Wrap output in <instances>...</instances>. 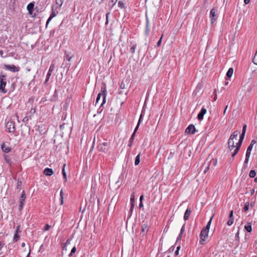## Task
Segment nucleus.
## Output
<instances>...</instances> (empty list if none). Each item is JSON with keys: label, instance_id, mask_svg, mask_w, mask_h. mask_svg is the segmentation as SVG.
<instances>
[{"label": "nucleus", "instance_id": "8fccbe9b", "mask_svg": "<svg viewBox=\"0 0 257 257\" xmlns=\"http://www.w3.org/2000/svg\"><path fill=\"white\" fill-rule=\"evenodd\" d=\"M50 227H51V226H50L49 224H47L45 226V227H44V230L45 231L48 230H49V229L50 228Z\"/></svg>", "mask_w": 257, "mask_h": 257}, {"label": "nucleus", "instance_id": "603ef678", "mask_svg": "<svg viewBox=\"0 0 257 257\" xmlns=\"http://www.w3.org/2000/svg\"><path fill=\"white\" fill-rule=\"evenodd\" d=\"M246 128V124H244L242 127V133L245 134Z\"/></svg>", "mask_w": 257, "mask_h": 257}, {"label": "nucleus", "instance_id": "a878e982", "mask_svg": "<svg viewBox=\"0 0 257 257\" xmlns=\"http://www.w3.org/2000/svg\"><path fill=\"white\" fill-rule=\"evenodd\" d=\"M233 72V69L232 68H230L227 73H226V76L228 77H230L232 76Z\"/></svg>", "mask_w": 257, "mask_h": 257}, {"label": "nucleus", "instance_id": "1a4fd4ad", "mask_svg": "<svg viewBox=\"0 0 257 257\" xmlns=\"http://www.w3.org/2000/svg\"><path fill=\"white\" fill-rule=\"evenodd\" d=\"M196 130L193 124H190L186 129L185 133L189 134H194Z\"/></svg>", "mask_w": 257, "mask_h": 257}, {"label": "nucleus", "instance_id": "f3484780", "mask_svg": "<svg viewBox=\"0 0 257 257\" xmlns=\"http://www.w3.org/2000/svg\"><path fill=\"white\" fill-rule=\"evenodd\" d=\"M150 32L149 29V21L148 18L146 17V30H145V34L147 36H148Z\"/></svg>", "mask_w": 257, "mask_h": 257}, {"label": "nucleus", "instance_id": "c85d7f7f", "mask_svg": "<svg viewBox=\"0 0 257 257\" xmlns=\"http://www.w3.org/2000/svg\"><path fill=\"white\" fill-rule=\"evenodd\" d=\"M4 158H5V160L6 162L8 164H9L10 165H11L12 161H11L10 157L8 156H7V155H5L4 156Z\"/></svg>", "mask_w": 257, "mask_h": 257}, {"label": "nucleus", "instance_id": "39448f33", "mask_svg": "<svg viewBox=\"0 0 257 257\" xmlns=\"http://www.w3.org/2000/svg\"><path fill=\"white\" fill-rule=\"evenodd\" d=\"M6 128L8 131L10 133H13L15 131V122L12 121H8L6 125Z\"/></svg>", "mask_w": 257, "mask_h": 257}, {"label": "nucleus", "instance_id": "f8f14e48", "mask_svg": "<svg viewBox=\"0 0 257 257\" xmlns=\"http://www.w3.org/2000/svg\"><path fill=\"white\" fill-rule=\"evenodd\" d=\"M53 173H54V172H53V170L51 168H47L45 169V170L44 171V174L46 176H50L52 175L53 174Z\"/></svg>", "mask_w": 257, "mask_h": 257}, {"label": "nucleus", "instance_id": "58836bf2", "mask_svg": "<svg viewBox=\"0 0 257 257\" xmlns=\"http://www.w3.org/2000/svg\"><path fill=\"white\" fill-rule=\"evenodd\" d=\"M233 218H229L228 221H227V224L228 225H231L233 223Z\"/></svg>", "mask_w": 257, "mask_h": 257}, {"label": "nucleus", "instance_id": "4d7b16f0", "mask_svg": "<svg viewBox=\"0 0 257 257\" xmlns=\"http://www.w3.org/2000/svg\"><path fill=\"white\" fill-rule=\"evenodd\" d=\"M184 230H185V224H184L183 225V226L182 227L180 233H181V234H183L184 231Z\"/></svg>", "mask_w": 257, "mask_h": 257}, {"label": "nucleus", "instance_id": "09e8293b", "mask_svg": "<svg viewBox=\"0 0 257 257\" xmlns=\"http://www.w3.org/2000/svg\"><path fill=\"white\" fill-rule=\"evenodd\" d=\"M244 136H245V134L241 133V134L240 136L239 140H240L241 141H243Z\"/></svg>", "mask_w": 257, "mask_h": 257}, {"label": "nucleus", "instance_id": "680f3d73", "mask_svg": "<svg viewBox=\"0 0 257 257\" xmlns=\"http://www.w3.org/2000/svg\"><path fill=\"white\" fill-rule=\"evenodd\" d=\"M142 117H143V114H142V113L141 115H140V118H139V121H138V123H139L140 124L141 121H142Z\"/></svg>", "mask_w": 257, "mask_h": 257}, {"label": "nucleus", "instance_id": "69168bd1", "mask_svg": "<svg viewBox=\"0 0 257 257\" xmlns=\"http://www.w3.org/2000/svg\"><path fill=\"white\" fill-rule=\"evenodd\" d=\"M143 207V202H140L139 204V208H141Z\"/></svg>", "mask_w": 257, "mask_h": 257}, {"label": "nucleus", "instance_id": "4c0bfd02", "mask_svg": "<svg viewBox=\"0 0 257 257\" xmlns=\"http://www.w3.org/2000/svg\"><path fill=\"white\" fill-rule=\"evenodd\" d=\"M76 247L75 246H74L71 250V252H70V253L69 254V256H72L75 252H76Z\"/></svg>", "mask_w": 257, "mask_h": 257}, {"label": "nucleus", "instance_id": "f03ea898", "mask_svg": "<svg viewBox=\"0 0 257 257\" xmlns=\"http://www.w3.org/2000/svg\"><path fill=\"white\" fill-rule=\"evenodd\" d=\"M218 8L217 7H213L210 12L209 17L211 19V23L212 25L217 20L218 18Z\"/></svg>", "mask_w": 257, "mask_h": 257}, {"label": "nucleus", "instance_id": "20e7f679", "mask_svg": "<svg viewBox=\"0 0 257 257\" xmlns=\"http://www.w3.org/2000/svg\"><path fill=\"white\" fill-rule=\"evenodd\" d=\"M208 232L209 231L205 230L203 229H202V230L201 231L199 240V242L201 244H205L206 239L208 236Z\"/></svg>", "mask_w": 257, "mask_h": 257}, {"label": "nucleus", "instance_id": "13d9d810", "mask_svg": "<svg viewBox=\"0 0 257 257\" xmlns=\"http://www.w3.org/2000/svg\"><path fill=\"white\" fill-rule=\"evenodd\" d=\"M252 148L253 146L249 145V146L247 147V150L251 152Z\"/></svg>", "mask_w": 257, "mask_h": 257}, {"label": "nucleus", "instance_id": "423d86ee", "mask_svg": "<svg viewBox=\"0 0 257 257\" xmlns=\"http://www.w3.org/2000/svg\"><path fill=\"white\" fill-rule=\"evenodd\" d=\"M108 143L107 142H103L102 143H99L97 146L98 150L99 152L106 153L107 151V147L108 146Z\"/></svg>", "mask_w": 257, "mask_h": 257}, {"label": "nucleus", "instance_id": "7c9ffc66", "mask_svg": "<svg viewBox=\"0 0 257 257\" xmlns=\"http://www.w3.org/2000/svg\"><path fill=\"white\" fill-rule=\"evenodd\" d=\"M137 47V44H134L133 45L132 47L130 49V51L133 54H134L135 53V50Z\"/></svg>", "mask_w": 257, "mask_h": 257}, {"label": "nucleus", "instance_id": "a19ab883", "mask_svg": "<svg viewBox=\"0 0 257 257\" xmlns=\"http://www.w3.org/2000/svg\"><path fill=\"white\" fill-rule=\"evenodd\" d=\"M31 118L30 116H25L22 120L23 122H27Z\"/></svg>", "mask_w": 257, "mask_h": 257}, {"label": "nucleus", "instance_id": "0eeeda50", "mask_svg": "<svg viewBox=\"0 0 257 257\" xmlns=\"http://www.w3.org/2000/svg\"><path fill=\"white\" fill-rule=\"evenodd\" d=\"M26 199V194L25 191L23 190L22 192L20 198V204L19 205V209L21 211L23 209L25 200Z\"/></svg>", "mask_w": 257, "mask_h": 257}, {"label": "nucleus", "instance_id": "bf43d9fd", "mask_svg": "<svg viewBox=\"0 0 257 257\" xmlns=\"http://www.w3.org/2000/svg\"><path fill=\"white\" fill-rule=\"evenodd\" d=\"M229 218H233V210H231L230 212Z\"/></svg>", "mask_w": 257, "mask_h": 257}, {"label": "nucleus", "instance_id": "473e14b6", "mask_svg": "<svg viewBox=\"0 0 257 257\" xmlns=\"http://www.w3.org/2000/svg\"><path fill=\"white\" fill-rule=\"evenodd\" d=\"M64 0H56V4L57 5L59 6V7L60 8L63 3Z\"/></svg>", "mask_w": 257, "mask_h": 257}, {"label": "nucleus", "instance_id": "e2e57ef3", "mask_svg": "<svg viewBox=\"0 0 257 257\" xmlns=\"http://www.w3.org/2000/svg\"><path fill=\"white\" fill-rule=\"evenodd\" d=\"M256 143V141L254 140H252L251 142L250 145L253 146Z\"/></svg>", "mask_w": 257, "mask_h": 257}, {"label": "nucleus", "instance_id": "9b49d317", "mask_svg": "<svg viewBox=\"0 0 257 257\" xmlns=\"http://www.w3.org/2000/svg\"><path fill=\"white\" fill-rule=\"evenodd\" d=\"M206 109L204 107H202L200 112L197 115V118L199 120H202L204 114L206 113Z\"/></svg>", "mask_w": 257, "mask_h": 257}, {"label": "nucleus", "instance_id": "2eb2a0df", "mask_svg": "<svg viewBox=\"0 0 257 257\" xmlns=\"http://www.w3.org/2000/svg\"><path fill=\"white\" fill-rule=\"evenodd\" d=\"M149 230V226L147 223H144L142 225V232L144 233V234H146Z\"/></svg>", "mask_w": 257, "mask_h": 257}, {"label": "nucleus", "instance_id": "f704fd0d", "mask_svg": "<svg viewBox=\"0 0 257 257\" xmlns=\"http://www.w3.org/2000/svg\"><path fill=\"white\" fill-rule=\"evenodd\" d=\"M118 6L120 8L123 9L124 8V5L122 1H119L118 3Z\"/></svg>", "mask_w": 257, "mask_h": 257}, {"label": "nucleus", "instance_id": "5701e85b", "mask_svg": "<svg viewBox=\"0 0 257 257\" xmlns=\"http://www.w3.org/2000/svg\"><path fill=\"white\" fill-rule=\"evenodd\" d=\"M65 166H66V164H64L63 165V167H62V174H63V178L64 179V181L66 182L67 181V176H66V172H65Z\"/></svg>", "mask_w": 257, "mask_h": 257}, {"label": "nucleus", "instance_id": "5fc2aeb1", "mask_svg": "<svg viewBox=\"0 0 257 257\" xmlns=\"http://www.w3.org/2000/svg\"><path fill=\"white\" fill-rule=\"evenodd\" d=\"M183 234H181V233H179L178 236L177 237L176 242H177L179 240H181V237L182 236Z\"/></svg>", "mask_w": 257, "mask_h": 257}, {"label": "nucleus", "instance_id": "a18cd8bd", "mask_svg": "<svg viewBox=\"0 0 257 257\" xmlns=\"http://www.w3.org/2000/svg\"><path fill=\"white\" fill-rule=\"evenodd\" d=\"M163 36V35H162V37H161V38L160 39V40L158 41V42H157V47H159V46H160V45H161V43H162V40Z\"/></svg>", "mask_w": 257, "mask_h": 257}, {"label": "nucleus", "instance_id": "72a5a7b5", "mask_svg": "<svg viewBox=\"0 0 257 257\" xmlns=\"http://www.w3.org/2000/svg\"><path fill=\"white\" fill-rule=\"evenodd\" d=\"M252 61L254 63V64H255V65H257V50H256V52L254 56Z\"/></svg>", "mask_w": 257, "mask_h": 257}, {"label": "nucleus", "instance_id": "052dcab7", "mask_svg": "<svg viewBox=\"0 0 257 257\" xmlns=\"http://www.w3.org/2000/svg\"><path fill=\"white\" fill-rule=\"evenodd\" d=\"M235 237L238 240L239 237V230L237 231V233L235 234Z\"/></svg>", "mask_w": 257, "mask_h": 257}, {"label": "nucleus", "instance_id": "a211bd4d", "mask_svg": "<svg viewBox=\"0 0 257 257\" xmlns=\"http://www.w3.org/2000/svg\"><path fill=\"white\" fill-rule=\"evenodd\" d=\"M130 201L131 203V210L132 211L133 209L134 206H135V194L134 193L132 194L131 197Z\"/></svg>", "mask_w": 257, "mask_h": 257}, {"label": "nucleus", "instance_id": "4be33fe9", "mask_svg": "<svg viewBox=\"0 0 257 257\" xmlns=\"http://www.w3.org/2000/svg\"><path fill=\"white\" fill-rule=\"evenodd\" d=\"M239 133L236 131H234L230 136V138L229 139H231L232 140H233L234 139H236L237 137L238 136Z\"/></svg>", "mask_w": 257, "mask_h": 257}, {"label": "nucleus", "instance_id": "864d4df0", "mask_svg": "<svg viewBox=\"0 0 257 257\" xmlns=\"http://www.w3.org/2000/svg\"><path fill=\"white\" fill-rule=\"evenodd\" d=\"M139 125H140L139 123H138V124H137L136 128H135V130H134V132H133V133H135V135H136V133L137 130L139 128Z\"/></svg>", "mask_w": 257, "mask_h": 257}, {"label": "nucleus", "instance_id": "dca6fc26", "mask_svg": "<svg viewBox=\"0 0 257 257\" xmlns=\"http://www.w3.org/2000/svg\"><path fill=\"white\" fill-rule=\"evenodd\" d=\"M34 4L33 3H31L30 4H29L28 5H27V9L29 12V13L31 14H32V12H33V9H34Z\"/></svg>", "mask_w": 257, "mask_h": 257}, {"label": "nucleus", "instance_id": "49530a36", "mask_svg": "<svg viewBox=\"0 0 257 257\" xmlns=\"http://www.w3.org/2000/svg\"><path fill=\"white\" fill-rule=\"evenodd\" d=\"M20 225H18L17 227H16V230H15V232L16 233H19L21 231H20Z\"/></svg>", "mask_w": 257, "mask_h": 257}, {"label": "nucleus", "instance_id": "393cba45", "mask_svg": "<svg viewBox=\"0 0 257 257\" xmlns=\"http://www.w3.org/2000/svg\"><path fill=\"white\" fill-rule=\"evenodd\" d=\"M135 133H133L130 140H129V142H128V146L131 147L132 146V144L133 143V142H134V139H135Z\"/></svg>", "mask_w": 257, "mask_h": 257}, {"label": "nucleus", "instance_id": "c756f323", "mask_svg": "<svg viewBox=\"0 0 257 257\" xmlns=\"http://www.w3.org/2000/svg\"><path fill=\"white\" fill-rule=\"evenodd\" d=\"M256 175V172L254 170H251L249 173V176L250 178H254Z\"/></svg>", "mask_w": 257, "mask_h": 257}, {"label": "nucleus", "instance_id": "c03bdc74", "mask_svg": "<svg viewBox=\"0 0 257 257\" xmlns=\"http://www.w3.org/2000/svg\"><path fill=\"white\" fill-rule=\"evenodd\" d=\"M63 195V192L61 190V192H60V197H61V199H60V201H61L60 204L61 205H62L63 203V195Z\"/></svg>", "mask_w": 257, "mask_h": 257}, {"label": "nucleus", "instance_id": "412c9836", "mask_svg": "<svg viewBox=\"0 0 257 257\" xmlns=\"http://www.w3.org/2000/svg\"><path fill=\"white\" fill-rule=\"evenodd\" d=\"M245 229L248 232H250L252 231L251 223L248 222L247 225L244 226Z\"/></svg>", "mask_w": 257, "mask_h": 257}, {"label": "nucleus", "instance_id": "4468645a", "mask_svg": "<svg viewBox=\"0 0 257 257\" xmlns=\"http://www.w3.org/2000/svg\"><path fill=\"white\" fill-rule=\"evenodd\" d=\"M228 149L229 150L231 151L233 150L235 147H236L234 146V142L233 140H232L231 139H229L228 141Z\"/></svg>", "mask_w": 257, "mask_h": 257}, {"label": "nucleus", "instance_id": "ea45409f", "mask_svg": "<svg viewBox=\"0 0 257 257\" xmlns=\"http://www.w3.org/2000/svg\"><path fill=\"white\" fill-rule=\"evenodd\" d=\"M51 75V73H50L48 72L47 74L46 79L45 80V83H46L48 81Z\"/></svg>", "mask_w": 257, "mask_h": 257}, {"label": "nucleus", "instance_id": "774afa93", "mask_svg": "<svg viewBox=\"0 0 257 257\" xmlns=\"http://www.w3.org/2000/svg\"><path fill=\"white\" fill-rule=\"evenodd\" d=\"M250 0H244V3L245 4H247L249 3Z\"/></svg>", "mask_w": 257, "mask_h": 257}, {"label": "nucleus", "instance_id": "3c124183", "mask_svg": "<svg viewBox=\"0 0 257 257\" xmlns=\"http://www.w3.org/2000/svg\"><path fill=\"white\" fill-rule=\"evenodd\" d=\"M251 154V152L246 150V154H245V157L246 158H249Z\"/></svg>", "mask_w": 257, "mask_h": 257}, {"label": "nucleus", "instance_id": "cd10ccee", "mask_svg": "<svg viewBox=\"0 0 257 257\" xmlns=\"http://www.w3.org/2000/svg\"><path fill=\"white\" fill-rule=\"evenodd\" d=\"M20 236L19 235V233H15L14 237H13V241L17 242L20 238Z\"/></svg>", "mask_w": 257, "mask_h": 257}, {"label": "nucleus", "instance_id": "7ed1b4c3", "mask_svg": "<svg viewBox=\"0 0 257 257\" xmlns=\"http://www.w3.org/2000/svg\"><path fill=\"white\" fill-rule=\"evenodd\" d=\"M6 83V76L4 75L1 74L0 75V91L4 93H6L7 92V90L5 89Z\"/></svg>", "mask_w": 257, "mask_h": 257}, {"label": "nucleus", "instance_id": "79ce46f5", "mask_svg": "<svg viewBox=\"0 0 257 257\" xmlns=\"http://www.w3.org/2000/svg\"><path fill=\"white\" fill-rule=\"evenodd\" d=\"M249 158H246L245 157V160H244V164H243V167L244 168H245L246 167V164L248 163V161H249Z\"/></svg>", "mask_w": 257, "mask_h": 257}, {"label": "nucleus", "instance_id": "6e6d98bb", "mask_svg": "<svg viewBox=\"0 0 257 257\" xmlns=\"http://www.w3.org/2000/svg\"><path fill=\"white\" fill-rule=\"evenodd\" d=\"M210 163H212L213 166L214 167L217 164V160H212V161H210Z\"/></svg>", "mask_w": 257, "mask_h": 257}, {"label": "nucleus", "instance_id": "b1692460", "mask_svg": "<svg viewBox=\"0 0 257 257\" xmlns=\"http://www.w3.org/2000/svg\"><path fill=\"white\" fill-rule=\"evenodd\" d=\"M212 218H213V217H211L210 218V220L208 222V223H207L206 226H205V227L203 228L204 230H207V231H209V228H210V225H211V223Z\"/></svg>", "mask_w": 257, "mask_h": 257}, {"label": "nucleus", "instance_id": "bb28decb", "mask_svg": "<svg viewBox=\"0 0 257 257\" xmlns=\"http://www.w3.org/2000/svg\"><path fill=\"white\" fill-rule=\"evenodd\" d=\"M140 153L138 154L135 158V165L137 166L140 162Z\"/></svg>", "mask_w": 257, "mask_h": 257}, {"label": "nucleus", "instance_id": "0e129e2a", "mask_svg": "<svg viewBox=\"0 0 257 257\" xmlns=\"http://www.w3.org/2000/svg\"><path fill=\"white\" fill-rule=\"evenodd\" d=\"M143 199H144L143 195H141L140 196V202H142Z\"/></svg>", "mask_w": 257, "mask_h": 257}, {"label": "nucleus", "instance_id": "c9c22d12", "mask_svg": "<svg viewBox=\"0 0 257 257\" xmlns=\"http://www.w3.org/2000/svg\"><path fill=\"white\" fill-rule=\"evenodd\" d=\"M22 182L21 180L18 179V182H17V189L20 188L22 186Z\"/></svg>", "mask_w": 257, "mask_h": 257}, {"label": "nucleus", "instance_id": "f257e3e1", "mask_svg": "<svg viewBox=\"0 0 257 257\" xmlns=\"http://www.w3.org/2000/svg\"><path fill=\"white\" fill-rule=\"evenodd\" d=\"M106 87L105 84H103V86L101 88V92L100 93H98L95 102V105H96L98 101H99L100 97L101 96H102L103 97V100L102 102L100 105V107H99V109H100L101 107L103 106V105L106 102Z\"/></svg>", "mask_w": 257, "mask_h": 257}, {"label": "nucleus", "instance_id": "9d476101", "mask_svg": "<svg viewBox=\"0 0 257 257\" xmlns=\"http://www.w3.org/2000/svg\"><path fill=\"white\" fill-rule=\"evenodd\" d=\"M242 141L239 140L238 142L236 143V145L235 146L236 148L234 150V152L231 154V156L232 158L236 155V154L238 153V151L240 149Z\"/></svg>", "mask_w": 257, "mask_h": 257}, {"label": "nucleus", "instance_id": "338daca9", "mask_svg": "<svg viewBox=\"0 0 257 257\" xmlns=\"http://www.w3.org/2000/svg\"><path fill=\"white\" fill-rule=\"evenodd\" d=\"M227 108H228V105H226V106H225V109H224V111H223V114H225V112H226V110H227Z\"/></svg>", "mask_w": 257, "mask_h": 257}, {"label": "nucleus", "instance_id": "e433bc0d", "mask_svg": "<svg viewBox=\"0 0 257 257\" xmlns=\"http://www.w3.org/2000/svg\"><path fill=\"white\" fill-rule=\"evenodd\" d=\"M54 67H55V66H54V64H52L50 67H49V71L48 72H50V73H52V72L54 70Z\"/></svg>", "mask_w": 257, "mask_h": 257}, {"label": "nucleus", "instance_id": "de8ad7c7", "mask_svg": "<svg viewBox=\"0 0 257 257\" xmlns=\"http://www.w3.org/2000/svg\"><path fill=\"white\" fill-rule=\"evenodd\" d=\"M180 247H180V245H179V246H177V249H176V251H175V255H177L179 254V250H180Z\"/></svg>", "mask_w": 257, "mask_h": 257}, {"label": "nucleus", "instance_id": "2f4dec72", "mask_svg": "<svg viewBox=\"0 0 257 257\" xmlns=\"http://www.w3.org/2000/svg\"><path fill=\"white\" fill-rule=\"evenodd\" d=\"M249 206V203L248 202H246L244 204V208H243L244 211H247L248 210Z\"/></svg>", "mask_w": 257, "mask_h": 257}, {"label": "nucleus", "instance_id": "ddd939ff", "mask_svg": "<svg viewBox=\"0 0 257 257\" xmlns=\"http://www.w3.org/2000/svg\"><path fill=\"white\" fill-rule=\"evenodd\" d=\"M191 213V210L190 208L188 207L185 212L184 215V219L186 221L189 219V216Z\"/></svg>", "mask_w": 257, "mask_h": 257}, {"label": "nucleus", "instance_id": "6e6552de", "mask_svg": "<svg viewBox=\"0 0 257 257\" xmlns=\"http://www.w3.org/2000/svg\"><path fill=\"white\" fill-rule=\"evenodd\" d=\"M4 68L13 72H18L19 70V68L16 67L14 65H4Z\"/></svg>", "mask_w": 257, "mask_h": 257}, {"label": "nucleus", "instance_id": "37998d69", "mask_svg": "<svg viewBox=\"0 0 257 257\" xmlns=\"http://www.w3.org/2000/svg\"><path fill=\"white\" fill-rule=\"evenodd\" d=\"M210 164H209V162L207 163V166L205 167V170L204 171V173H206L209 169Z\"/></svg>", "mask_w": 257, "mask_h": 257}, {"label": "nucleus", "instance_id": "6ab92c4d", "mask_svg": "<svg viewBox=\"0 0 257 257\" xmlns=\"http://www.w3.org/2000/svg\"><path fill=\"white\" fill-rule=\"evenodd\" d=\"M56 16V14L55 13V12L54 11H52L50 15V16L49 17V18H48V19L47 21L46 24V27L47 26V25H48L49 22L51 21V20L54 17H55Z\"/></svg>", "mask_w": 257, "mask_h": 257}, {"label": "nucleus", "instance_id": "aec40b11", "mask_svg": "<svg viewBox=\"0 0 257 257\" xmlns=\"http://www.w3.org/2000/svg\"><path fill=\"white\" fill-rule=\"evenodd\" d=\"M2 149L5 153H8L11 151V148L9 147L6 146L4 144L2 145Z\"/></svg>", "mask_w": 257, "mask_h": 257}]
</instances>
